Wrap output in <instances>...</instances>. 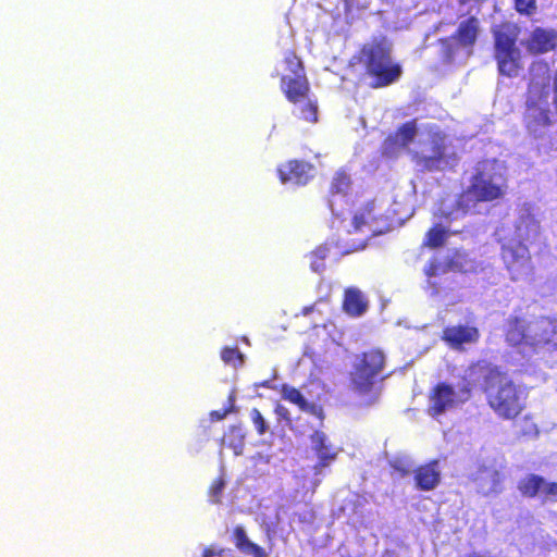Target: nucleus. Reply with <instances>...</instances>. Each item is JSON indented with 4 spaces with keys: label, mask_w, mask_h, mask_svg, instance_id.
I'll use <instances>...</instances> for the list:
<instances>
[{
    "label": "nucleus",
    "mask_w": 557,
    "mask_h": 557,
    "mask_svg": "<svg viewBox=\"0 0 557 557\" xmlns=\"http://www.w3.org/2000/svg\"><path fill=\"white\" fill-rule=\"evenodd\" d=\"M379 216L375 212V203L373 200H369L364 202L361 207H359L351 216V225L354 232H361L363 230H369L372 234H376V230L373 228L376 223Z\"/></svg>",
    "instance_id": "a211bd4d"
},
{
    "label": "nucleus",
    "mask_w": 557,
    "mask_h": 557,
    "mask_svg": "<svg viewBox=\"0 0 557 557\" xmlns=\"http://www.w3.org/2000/svg\"><path fill=\"white\" fill-rule=\"evenodd\" d=\"M475 386V377L471 373L461 377L457 388L448 382H437L429 391L426 413L437 419L447 411L466 404L472 398Z\"/></svg>",
    "instance_id": "39448f33"
},
{
    "label": "nucleus",
    "mask_w": 557,
    "mask_h": 557,
    "mask_svg": "<svg viewBox=\"0 0 557 557\" xmlns=\"http://www.w3.org/2000/svg\"><path fill=\"white\" fill-rule=\"evenodd\" d=\"M505 342L511 347H529L533 351L554 342L557 323L545 315L528 321L521 310L510 314L504 324Z\"/></svg>",
    "instance_id": "7ed1b4c3"
},
{
    "label": "nucleus",
    "mask_w": 557,
    "mask_h": 557,
    "mask_svg": "<svg viewBox=\"0 0 557 557\" xmlns=\"http://www.w3.org/2000/svg\"><path fill=\"white\" fill-rule=\"evenodd\" d=\"M413 479L419 491L428 492L434 490L441 482L438 460L433 459L418 466L413 471Z\"/></svg>",
    "instance_id": "4468645a"
},
{
    "label": "nucleus",
    "mask_w": 557,
    "mask_h": 557,
    "mask_svg": "<svg viewBox=\"0 0 557 557\" xmlns=\"http://www.w3.org/2000/svg\"><path fill=\"white\" fill-rule=\"evenodd\" d=\"M494 57L499 74L507 77L518 76L521 70L520 52L495 54Z\"/></svg>",
    "instance_id": "4be33fe9"
},
{
    "label": "nucleus",
    "mask_w": 557,
    "mask_h": 557,
    "mask_svg": "<svg viewBox=\"0 0 557 557\" xmlns=\"http://www.w3.org/2000/svg\"><path fill=\"white\" fill-rule=\"evenodd\" d=\"M222 444L232 449L235 456H239L244 451L245 433L238 425H232L223 434Z\"/></svg>",
    "instance_id": "b1692460"
},
{
    "label": "nucleus",
    "mask_w": 557,
    "mask_h": 557,
    "mask_svg": "<svg viewBox=\"0 0 557 557\" xmlns=\"http://www.w3.org/2000/svg\"><path fill=\"white\" fill-rule=\"evenodd\" d=\"M528 110H532L536 108V103L534 101H527Z\"/></svg>",
    "instance_id": "a18cd8bd"
},
{
    "label": "nucleus",
    "mask_w": 557,
    "mask_h": 557,
    "mask_svg": "<svg viewBox=\"0 0 557 557\" xmlns=\"http://www.w3.org/2000/svg\"><path fill=\"white\" fill-rule=\"evenodd\" d=\"M524 421L528 422V426L521 431L522 435H531L537 434V425L533 422L532 417L530 414L524 416Z\"/></svg>",
    "instance_id": "e433bc0d"
},
{
    "label": "nucleus",
    "mask_w": 557,
    "mask_h": 557,
    "mask_svg": "<svg viewBox=\"0 0 557 557\" xmlns=\"http://www.w3.org/2000/svg\"><path fill=\"white\" fill-rule=\"evenodd\" d=\"M432 144V154L424 157L422 162L423 166L429 171H441L445 170V168L449 164V160L456 161L457 158L455 154L447 157L446 145L444 143V137L440 134H435L431 140Z\"/></svg>",
    "instance_id": "2eb2a0df"
},
{
    "label": "nucleus",
    "mask_w": 557,
    "mask_h": 557,
    "mask_svg": "<svg viewBox=\"0 0 557 557\" xmlns=\"http://www.w3.org/2000/svg\"><path fill=\"white\" fill-rule=\"evenodd\" d=\"M202 555H203V557H213V556H214V552H213V550H211V549H209V548H206V549L203 550V554H202Z\"/></svg>",
    "instance_id": "37998d69"
},
{
    "label": "nucleus",
    "mask_w": 557,
    "mask_h": 557,
    "mask_svg": "<svg viewBox=\"0 0 557 557\" xmlns=\"http://www.w3.org/2000/svg\"><path fill=\"white\" fill-rule=\"evenodd\" d=\"M441 216H442V218H444V219H449L450 213H449V212H447V213H443Z\"/></svg>",
    "instance_id": "de8ad7c7"
},
{
    "label": "nucleus",
    "mask_w": 557,
    "mask_h": 557,
    "mask_svg": "<svg viewBox=\"0 0 557 557\" xmlns=\"http://www.w3.org/2000/svg\"><path fill=\"white\" fill-rule=\"evenodd\" d=\"M536 84L534 83V79L532 78L530 84H529V91L531 92L532 91V88L535 86Z\"/></svg>",
    "instance_id": "49530a36"
},
{
    "label": "nucleus",
    "mask_w": 557,
    "mask_h": 557,
    "mask_svg": "<svg viewBox=\"0 0 557 557\" xmlns=\"http://www.w3.org/2000/svg\"><path fill=\"white\" fill-rule=\"evenodd\" d=\"M274 412L281 420H284L287 423L292 421L289 410L283 405L276 404Z\"/></svg>",
    "instance_id": "4c0bfd02"
},
{
    "label": "nucleus",
    "mask_w": 557,
    "mask_h": 557,
    "mask_svg": "<svg viewBox=\"0 0 557 557\" xmlns=\"http://www.w3.org/2000/svg\"><path fill=\"white\" fill-rule=\"evenodd\" d=\"M257 386H261V387H267V388H271L272 387V384H271V381L269 380H265V381H262L258 384H256Z\"/></svg>",
    "instance_id": "79ce46f5"
},
{
    "label": "nucleus",
    "mask_w": 557,
    "mask_h": 557,
    "mask_svg": "<svg viewBox=\"0 0 557 557\" xmlns=\"http://www.w3.org/2000/svg\"><path fill=\"white\" fill-rule=\"evenodd\" d=\"M351 185L352 181L350 175L347 173L346 170L341 169L334 174L331 181L329 194L332 197L346 196L348 195Z\"/></svg>",
    "instance_id": "393cba45"
},
{
    "label": "nucleus",
    "mask_w": 557,
    "mask_h": 557,
    "mask_svg": "<svg viewBox=\"0 0 557 557\" xmlns=\"http://www.w3.org/2000/svg\"><path fill=\"white\" fill-rule=\"evenodd\" d=\"M232 540L235 547L244 555L250 557H268V553L263 547L250 541L242 525L233 529Z\"/></svg>",
    "instance_id": "6ab92c4d"
},
{
    "label": "nucleus",
    "mask_w": 557,
    "mask_h": 557,
    "mask_svg": "<svg viewBox=\"0 0 557 557\" xmlns=\"http://www.w3.org/2000/svg\"><path fill=\"white\" fill-rule=\"evenodd\" d=\"M364 247H366V244L363 243V244H361V245L359 246V249H363Z\"/></svg>",
    "instance_id": "09e8293b"
},
{
    "label": "nucleus",
    "mask_w": 557,
    "mask_h": 557,
    "mask_svg": "<svg viewBox=\"0 0 557 557\" xmlns=\"http://www.w3.org/2000/svg\"><path fill=\"white\" fill-rule=\"evenodd\" d=\"M541 115L543 119V123L548 124L549 123L548 111L547 110L541 111Z\"/></svg>",
    "instance_id": "a19ab883"
},
{
    "label": "nucleus",
    "mask_w": 557,
    "mask_h": 557,
    "mask_svg": "<svg viewBox=\"0 0 557 557\" xmlns=\"http://www.w3.org/2000/svg\"><path fill=\"white\" fill-rule=\"evenodd\" d=\"M447 238L448 232L440 224H436L425 233L422 246L430 249H436L444 246Z\"/></svg>",
    "instance_id": "bb28decb"
},
{
    "label": "nucleus",
    "mask_w": 557,
    "mask_h": 557,
    "mask_svg": "<svg viewBox=\"0 0 557 557\" xmlns=\"http://www.w3.org/2000/svg\"><path fill=\"white\" fill-rule=\"evenodd\" d=\"M470 480L482 496L497 495L504 490L505 475L495 465H479Z\"/></svg>",
    "instance_id": "9d476101"
},
{
    "label": "nucleus",
    "mask_w": 557,
    "mask_h": 557,
    "mask_svg": "<svg viewBox=\"0 0 557 557\" xmlns=\"http://www.w3.org/2000/svg\"><path fill=\"white\" fill-rule=\"evenodd\" d=\"M486 0H457L459 5H467L473 3L476 7H481Z\"/></svg>",
    "instance_id": "ea45409f"
},
{
    "label": "nucleus",
    "mask_w": 557,
    "mask_h": 557,
    "mask_svg": "<svg viewBox=\"0 0 557 557\" xmlns=\"http://www.w3.org/2000/svg\"><path fill=\"white\" fill-rule=\"evenodd\" d=\"M406 146L400 144V139L394 133L388 134L382 143L381 153L387 158H395Z\"/></svg>",
    "instance_id": "c85d7f7f"
},
{
    "label": "nucleus",
    "mask_w": 557,
    "mask_h": 557,
    "mask_svg": "<svg viewBox=\"0 0 557 557\" xmlns=\"http://www.w3.org/2000/svg\"><path fill=\"white\" fill-rule=\"evenodd\" d=\"M220 356L224 363L234 368H238L244 364V355L240 352L238 347L224 346L221 349Z\"/></svg>",
    "instance_id": "2f4dec72"
},
{
    "label": "nucleus",
    "mask_w": 557,
    "mask_h": 557,
    "mask_svg": "<svg viewBox=\"0 0 557 557\" xmlns=\"http://www.w3.org/2000/svg\"><path fill=\"white\" fill-rule=\"evenodd\" d=\"M250 419L256 428V431L259 435H263L268 432L269 430V425L265 421V419L263 418L262 413L260 412L259 409L257 408H252L250 410Z\"/></svg>",
    "instance_id": "f704fd0d"
},
{
    "label": "nucleus",
    "mask_w": 557,
    "mask_h": 557,
    "mask_svg": "<svg viewBox=\"0 0 557 557\" xmlns=\"http://www.w3.org/2000/svg\"><path fill=\"white\" fill-rule=\"evenodd\" d=\"M368 309V301L363 294L356 287L345 289L343 310L350 317H360Z\"/></svg>",
    "instance_id": "aec40b11"
},
{
    "label": "nucleus",
    "mask_w": 557,
    "mask_h": 557,
    "mask_svg": "<svg viewBox=\"0 0 557 557\" xmlns=\"http://www.w3.org/2000/svg\"><path fill=\"white\" fill-rule=\"evenodd\" d=\"M500 258L511 281H518L532 270V256L520 239H509L500 246Z\"/></svg>",
    "instance_id": "1a4fd4ad"
},
{
    "label": "nucleus",
    "mask_w": 557,
    "mask_h": 557,
    "mask_svg": "<svg viewBox=\"0 0 557 557\" xmlns=\"http://www.w3.org/2000/svg\"><path fill=\"white\" fill-rule=\"evenodd\" d=\"M515 9L520 14L532 15L536 10V0H515Z\"/></svg>",
    "instance_id": "c9c22d12"
},
{
    "label": "nucleus",
    "mask_w": 557,
    "mask_h": 557,
    "mask_svg": "<svg viewBox=\"0 0 557 557\" xmlns=\"http://www.w3.org/2000/svg\"><path fill=\"white\" fill-rule=\"evenodd\" d=\"M228 412H230V410H225L222 413H219L218 411H214V412H212V414H216V417L219 419H223Z\"/></svg>",
    "instance_id": "c03bdc74"
},
{
    "label": "nucleus",
    "mask_w": 557,
    "mask_h": 557,
    "mask_svg": "<svg viewBox=\"0 0 557 557\" xmlns=\"http://www.w3.org/2000/svg\"><path fill=\"white\" fill-rule=\"evenodd\" d=\"M225 487V481L222 476L215 478L210 487H209V496L211 497V502L214 504L221 503V497L223 490Z\"/></svg>",
    "instance_id": "72a5a7b5"
},
{
    "label": "nucleus",
    "mask_w": 557,
    "mask_h": 557,
    "mask_svg": "<svg viewBox=\"0 0 557 557\" xmlns=\"http://www.w3.org/2000/svg\"><path fill=\"white\" fill-rule=\"evenodd\" d=\"M284 62L292 75L281 77V89L289 102L297 104L308 98L310 84L304 64L295 51L289 50L284 57Z\"/></svg>",
    "instance_id": "6e6552de"
},
{
    "label": "nucleus",
    "mask_w": 557,
    "mask_h": 557,
    "mask_svg": "<svg viewBox=\"0 0 557 557\" xmlns=\"http://www.w3.org/2000/svg\"><path fill=\"white\" fill-rule=\"evenodd\" d=\"M301 106L297 109V116L306 122L315 123L318 121V106L317 102L309 99H305L300 102Z\"/></svg>",
    "instance_id": "c756f323"
},
{
    "label": "nucleus",
    "mask_w": 557,
    "mask_h": 557,
    "mask_svg": "<svg viewBox=\"0 0 557 557\" xmlns=\"http://www.w3.org/2000/svg\"><path fill=\"white\" fill-rule=\"evenodd\" d=\"M394 134L399 137L401 145L408 147V145L413 141L417 135L416 120H411L404 123L394 132Z\"/></svg>",
    "instance_id": "7c9ffc66"
},
{
    "label": "nucleus",
    "mask_w": 557,
    "mask_h": 557,
    "mask_svg": "<svg viewBox=\"0 0 557 557\" xmlns=\"http://www.w3.org/2000/svg\"><path fill=\"white\" fill-rule=\"evenodd\" d=\"M517 488L522 497L540 496L543 503H557V482H547L544 476L529 473L518 481Z\"/></svg>",
    "instance_id": "9b49d317"
},
{
    "label": "nucleus",
    "mask_w": 557,
    "mask_h": 557,
    "mask_svg": "<svg viewBox=\"0 0 557 557\" xmlns=\"http://www.w3.org/2000/svg\"><path fill=\"white\" fill-rule=\"evenodd\" d=\"M481 333L473 324L448 325L442 331V341L453 349L463 350L467 345H474L480 341Z\"/></svg>",
    "instance_id": "f8f14e48"
},
{
    "label": "nucleus",
    "mask_w": 557,
    "mask_h": 557,
    "mask_svg": "<svg viewBox=\"0 0 557 557\" xmlns=\"http://www.w3.org/2000/svg\"><path fill=\"white\" fill-rule=\"evenodd\" d=\"M423 272L426 276L428 285L432 288L433 294H438L440 284L435 278L448 273L446 261H442L438 258L433 257L425 264Z\"/></svg>",
    "instance_id": "412c9836"
},
{
    "label": "nucleus",
    "mask_w": 557,
    "mask_h": 557,
    "mask_svg": "<svg viewBox=\"0 0 557 557\" xmlns=\"http://www.w3.org/2000/svg\"><path fill=\"white\" fill-rule=\"evenodd\" d=\"M470 371L475 377L483 379L481 388L486 404L498 418L515 420L524 411L528 393L506 372L487 363H476L470 368Z\"/></svg>",
    "instance_id": "f257e3e1"
},
{
    "label": "nucleus",
    "mask_w": 557,
    "mask_h": 557,
    "mask_svg": "<svg viewBox=\"0 0 557 557\" xmlns=\"http://www.w3.org/2000/svg\"><path fill=\"white\" fill-rule=\"evenodd\" d=\"M557 34L553 30L536 27L527 40V49L532 54H542L556 47Z\"/></svg>",
    "instance_id": "dca6fc26"
},
{
    "label": "nucleus",
    "mask_w": 557,
    "mask_h": 557,
    "mask_svg": "<svg viewBox=\"0 0 557 557\" xmlns=\"http://www.w3.org/2000/svg\"><path fill=\"white\" fill-rule=\"evenodd\" d=\"M539 69L542 70L543 74L545 75V81L542 84L541 96L546 97L545 88L548 86V83H549L548 67L546 64H540Z\"/></svg>",
    "instance_id": "58836bf2"
},
{
    "label": "nucleus",
    "mask_w": 557,
    "mask_h": 557,
    "mask_svg": "<svg viewBox=\"0 0 557 557\" xmlns=\"http://www.w3.org/2000/svg\"><path fill=\"white\" fill-rule=\"evenodd\" d=\"M310 441L312 444V449L314 450L319 459L318 463L314 467L317 471L321 468L329 466L331 461H334L336 459L337 453L329 443L325 433L317 430L310 435Z\"/></svg>",
    "instance_id": "f3484780"
},
{
    "label": "nucleus",
    "mask_w": 557,
    "mask_h": 557,
    "mask_svg": "<svg viewBox=\"0 0 557 557\" xmlns=\"http://www.w3.org/2000/svg\"><path fill=\"white\" fill-rule=\"evenodd\" d=\"M281 393L283 399L298 406L300 410L310 411L312 413L319 411L320 414L322 413V409L317 408L313 404H309L298 388L284 384L282 385Z\"/></svg>",
    "instance_id": "5701e85b"
},
{
    "label": "nucleus",
    "mask_w": 557,
    "mask_h": 557,
    "mask_svg": "<svg viewBox=\"0 0 557 557\" xmlns=\"http://www.w3.org/2000/svg\"><path fill=\"white\" fill-rule=\"evenodd\" d=\"M468 260V255L461 250H454L453 255L446 258L448 272H465V265Z\"/></svg>",
    "instance_id": "473e14b6"
},
{
    "label": "nucleus",
    "mask_w": 557,
    "mask_h": 557,
    "mask_svg": "<svg viewBox=\"0 0 557 557\" xmlns=\"http://www.w3.org/2000/svg\"><path fill=\"white\" fill-rule=\"evenodd\" d=\"M516 36L502 29L494 32L495 54L519 52L516 47Z\"/></svg>",
    "instance_id": "a878e982"
},
{
    "label": "nucleus",
    "mask_w": 557,
    "mask_h": 557,
    "mask_svg": "<svg viewBox=\"0 0 557 557\" xmlns=\"http://www.w3.org/2000/svg\"><path fill=\"white\" fill-rule=\"evenodd\" d=\"M480 33L481 22L475 15L460 20L451 35L438 39L442 61L450 64L460 55L465 59L472 57Z\"/></svg>",
    "instance_id": "423d86ee"
},
{
    "label": "nucleus",
    "mask_w": 557,
    "mask_h": 557,
    "mask_svg": "<svg viewBox=\"0 0 557 557\" xmlns=\"http://www.w3.org/2000/svg\"><path fill=\"white\" fill-rule=\"evenodd\" d=\"M508 189V180L502 171L497 160H482L478 162L470 178V185L456 201V207L468 210L466 199L471 196L474 203L493 202L505 197Z\"/></svg>",
    "instance_id": "20e7f679"
},
{
    "label": "nucleus",
    "mask_w": 557,
    "mask_h": 557,
    "mask_svg": "<svg viewBox=\"0 0 557 557\" xmlns=\"http://www.w3.org/2000/svg\"><path fill=\"white\" fill-rule=\"evenodd\" d=\"M386 357L380 348H371L357 355L349 374L351 388L358 394H370L376 383H381L386 375L383 370Z\"/></svg>",
    "instance_id": "0eeeda50"
},
{
    "label": "nucleus",
    "mask_w": 557,
    "mask_h": 557,
    "mask_svg": "<svg viewBox=\"0 0 557 557\" xmlns=\"http://www.w3.org/2000/svg\"><path fill=\"white\" fill-rule=\"evenodd\" d=\"M330 248L326 245H320L310 253V269L313 272L321 273L325 270V260L329 257Z\"/></svg>",
    "instance_id": "cd10ccee"
},
{
    "label": "nucleus",
    "mask_w": 557,
    "mask_h": 557,
    "mask_svg": "<svg viewBox=\"0 0 557 557\" xmlns=\"http://www.w3.org/2000/svg\"><path fill=\"white\" fill-rule=\"evenodd\" d=\"M358 61L364 73L372 78L370 86L374 89L395 84L403 74L401 65L393 60L392 45L385 36L373 37L363 44Z\"/></svg>",
    "instance_id": "f03ea898"
},
{
    "label": "nucleus",
    "mask_w": 557,
    "mask_h": 557,
    "mask_svg": "<svg viewBox=\"0 0 557 557\" xmlns=\"http://www.w3.org/2000/svg\"><path fill=\"white\" fill-rule=\"evenodd\" d=\"M313 165L305 160L292 159L276 169L281 183L306 185L312 178Z\"/></svg>",
    "instance_id": "ddd939ff"
}]
</instances>
